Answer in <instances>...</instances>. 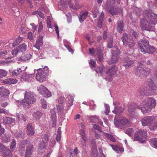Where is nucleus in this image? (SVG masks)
<instances>
[{"label": "nucleus", "instance_id": "obj_50", "mask_svg": "<svg viewBox=\"0 0 157 157\" xmlns=\"http://www.w3.org/2000/svg\"><path fill=\"white\" fill-rule=\"evenodd\" d=\"M69 101L68 102V105L69 106L72 105L73 102L74 100L73 97L71 95H69L68 97Z\"/></svg>", "mask_w": 157, "mask_h": 157}, {"label": "nucleus", "instance_id": "obj_8", "mask_svg": "<svg viewBox=\"0 0 157 157\" xmlns=\"http://www.w3.org/2000/svg\"><path fill=\"white\" fill-rule=\"evenodd\" d=\"M149 84L150 89L147 90L145 89H140L138 91V94L140 95H151L152 94L151 93L150 91H151L152 93H154L155 92L156 90V87L153 84L152 80H150L149 82Z\"/></svg>", "mask_w": 157, "mask_h": 157}, {"label": "nucleus", "instance_id": "obj_31", "mask_svg": "<svg viewBox=\"0 0 157 157\" xmlns=\"http://www.w3.org/2000/svg\"><path fill=\"white\" fill-rule=\"evenodd\" d=\"M3 154L2 156L3 157H12V155L11 151H10L9 148L6 147L3 152Z\"/></svg>", "mask_w": 157, "mask_h": 157}, {"label": "nucleus", "instance_id": "obj_11", "mask_svg": "<svg viewBox=\"0 0 157 157\" xmlns=\"http://www.w3.org/2000/svg\"><path fill=\"white\" fill-rule=\"evenodd\" d=\"M121 39L124 45L128 46L130 48L134 47L135 43L133 40L132 38H128L126 33H124L123 34Z\"/></svg>", "mask_w": 157, "mask_h": 157}, {"label": "nucleus", "instance_id": "obj_36", "mask_svg": "<svg viewBox=\"0 0 157 157\" xmlns=\"http://www.w3.org/2000/svg\"><path fill=\"white\" fill-rule=\"evenodd\" d=\"M22 40V38L20 36H18L14 41L13 43L12 46L13 47H15L17 45L20 44L21 41Z\"/></svg>", "mask_w": 157, "mask_h": 157}, {"label": "nucleus", "instance_id": "obj_35", "mask_svg": "<svg viewBox=\"0 0 157 157\" xmlns=\"http://www.w3.org/2000/svg\"><path fill=\"white\" fill-rule=\"evenodd\" d=\"M150 143L151 145L153 147L157 148V139L155 138H152L150 140Z\"/></svg>", "mask_w": 157, "mask_h": 157}, {"label": "nucleus", "instance_id": "obj_20", "mask_svg": "<svg viewBox=\"0 0 157 157\" xmlns=\"http://www.w3.org/2000/svg\"><path fill=\"white\" fill-rule=\"evenodd\" d=\"M34 150L33 144L30 143L27 147L25 157H30Z\"/></svg>", "mask_w": 157, "mask_h": 157}, {"label": "nucleus", "instance_id": "obj_13", "mask_svg": "<svg viewBox=\"0 0 157 157\" xmlns=\"http://www.w3.org/2000/svg\"><path fill=\"white\" fill-rule=\"evenodd\" d=\"M117 71V68L115 67V65L106 70L105 72L106 75L105 79L106 80L110 81L112 80V76L116 74Z\"/></svg>", "mask_w": 157, "mask_h": 157}, {"label": "nucleus", "instance_id": "obj_58", "mask_svg": "<svg viewBox=\"0 0 157 157\" xmlns=\"http://www.w3.org/2000/svg\"><path fill=\"white\" fill-rule=\"evenodd\" d=\"M43 25L42 22H40L38 24V33H40L43 29Z\"/></svg>", "mask_w": 157, "mask_h": 157}, {"label": "nucleus", "instance_id": "obj_16", "mask_svg": "<svg viewBox=\"0 0 157 157\" xmlns=\"http://www.w3.org/2000/svg\"><path fill=\"white\" fill-rule=\"evenodd\" d=\"M38 90L46 98H49L51 96V92L45 86L42 85H41L38 88Z\"/></svg>", "mask_w": 157, "mask_h": 157}, {"label": "nucleus", "instance_id": "obj_45", "mask_svg": "<svg viewBox=\"0 0 157 157\" xmlns=\"http://www.w3.org/2000/svg\"><path fill=\"white\" fill-rule=\"evenodd\" d=\"M113 41V36H112L109 39V41L107 45L108 48H111L112 47Z\"/></svg>", "mask_w": 157, "mask_h": 157}, {"label": "nucleus", "instance_id": "obj_49", "mask_svg": "<svg viewBox=\"0 0 157 157\" xmlns=\"http://www.w3.org/2000/svg\"><path fill=\"white\" fill-rule=\"evenodd\" d=\"M134 132V130L132 128H128L125 131V133L128 135L129 136H131L132 134Z\"/></svg>", "mask_w": 157, "mask_h": 157}, {"label": "nucleus", "instance_id": "obj_44", "mask_svg": "<svg viewBox=\"0 0 157 157\" xmlns=\"http://www.w3.org/2000/svg\"><path fill=\"white\" fill-rule=\"evenodd\" d=\"M41 138L42 140L41 142H45L46 144L48 142L49 139V136L46 134L42 135Z\"/></svg>", "mask_w": 157, "mask_h": 157}, {"label": "nucleus", "instance_id": "obj_27", "mask_svg": "<svg viewBox=\"0 0 157 157\" xmlns=\"http://www.w3.org/2000/svg\"><path fill=\"white\" fill-rule=\"evenodd\" d=\"M124 24L122 21L119 20L117 22V30L118 33H121L123 30Z\"/></svg>", "mask_w": 157, "mask_h": 157}, {"label": "nucleus", "instance_id": "obj_24", "mask_svg": "<svg viewBox=\"0 0 157 157\" xmlns=\"http://www.w3.org/2000/svg\"><path fill=\"white\" fill-rule=\"evenodd\" d=\"M27 129V134L28 135L32 136L34 134V129L31 123H29L28 124Z\"/></svg>", "mask_w": 157, "mask_h": 157}, {"label": "nucleus", "instance_id": "obj_34", "mask_svg": "<svg viewBox=\"0 0 157 157\" xmlns=\"http://www.w3.org/2000/svg\"><path fill=\"white\" fill-rule=\"evenodd\" d=\"M17 116L19 120H23L24 122H25L28 119V117L25 114H21Z\"/></svg>", "mask_w": 157, "mask_h": 157}, {"label": "nucleus", "instance_id": "obj_56", "mask_svg": "<svg viewBox=\"0 0 157 157\" xmlns=\"http://www.w3.org/2000/svg\"><path fill=\"white\" fill-rule=\"evenodd\" d=\"M105 113L106 115H109L110 111V107L109 105L107 104H105Z\"/></svg>", "mask_w": 157, "mask_h": 157}, {"label": "nucleus", "instance_id": "obj_3", "mask_svg": "<svg viewBox=\"0 0 157 157\" xmlns=\"http://www.w3.org/2000/svg\"><path fill=\"white\" fill-rule=\"evenodd\" d=\"M42 67L36 70L37 72L36 76V80L40 82L45 81L48 76L52 73L47 66H42Z\"/></svg>", "mask_w": 157, "mask_h": 157}, {"label": "nucleus", "instance_id": "obj_57", "mask_svg": "<svg viewBox=\"0 0 157 157\" xmlns=\"http://www.w3.org/2000/svg\"><path fill=\"white\" fill-rule=\"evenodd\" d=\"M67 152V157H74V155L73 154L72 151L70 149L68 150Z\"/></svg>", "mask_w": 157, "mask_h": 157}, {"label": "nucleus", "instance_id": "obj_48", "mask_svg": "<svg viewBox=\"0 0 157 157\" xmlns=\"http://www.w3.org/2000/svg\"><path fill=\"white\" fill-rule=\"evenodd\" d=\"M99 119V117L96 116H91L89 118L90 121L91 122L93 123H94L95 121H97V120H98Z\"/></svg>", "mask_w": 157, "mask_h": 157}, {"label": "nucleus", "instance_id": "obj_41", "mask_svg": "<svg viewBox=\"0 0 157 157\" xmlns=\"http://www.w3.org/2000/svg\"><path fill=\"white\" fill-rule=\"evenodd\" d=\"M50 112L52 121H53L54 122L55 121V123H56V112L54 109H52L51 110Z\"/></svg>", "mask_w": 157, "mask_h": 157}, {"label": "nucleus", "instance_id": "obj_29", "mask_svg": "<svg viewBox=\"0 0 157 157\" xmlns=\"http://www.w3.org/2000/svg\"><path fill=\"white\" fill-rule=\"evenodd\" d=\"M17 80L16 79H14L13 78H9L3 81L4 83L7 84H15L17 83Z\"/></svg>", "mask_w": 157, "mask_h": 157}, {"label": "nucleus", "instance_id": "obj_61", "mask_svg": "<svg viewBox=\"0 0 157 157\" xmlns=\"http://www.w3.org/2000/svg\"><path fill=\"white\" fill-rule=\"evenodd\" d=\"M99 13V10L97 9H96L93 12V16L94 18H96L97 16Z\"/></svg>", "mask_w": 157, "mask_h": 157}, {"label": "nucleus", "instance_id": "obj_10", "mask_svg": "<svg viewBox=\"0 0 157 157\" xmlns=\"http://www.w3.org/2000/svg\"><path fill=\"white\" fill-rule=\"evenodd\" d=\"M144 16L147 18L151 24H155L157 23V14L150 10H146L144 13Z\"/></svg>", "mask_w": 157, "mask_h": 157}, {"label": "nucleus", "instance_id": "obj_15", "mask_svg": "<svg viewBox=\"0 0 157 157\" xmlns=\"http://www.w3.org/2000/svg\"><path fill=\"white\" fill-rule=\"evenodd\" d=\"M149 22V21L147 20V18L145 17L140 20V27L143 30H150L152 26Z\"/></svg>", "mask_w": 157, "mask_h": 157}, {"label": "nucleus", "instance_id": "obj_60", "mask_svg": "<svg viewBox=\"0 0 157 157\" xmlns=\"http://www.w3.org/2000/svg\"><path fill=\"white\" fill-rule=\"evenodd\" d=\"M16 142L15 140L13 139L12 140V141L11 142L10 146V149L13 150V149L14 147H16Z\"/></svg>", "mask_w": 157, "mask_h": 157}, {"label": "nucleus", "instance_id": "obj_6", "mask_svg": "<svg viewBox=\"0 0 157 157\" xmlns=\"http://www.w3.org/2000/svg\"><path fill=\"white\" fill-rule=\"evenodd\" d=\"M136 75L140 76L142 75L147 76L150 73L149 68H147L143 64L139 63L135 69Z\"/></svg>", "mask_w": 157, "mask_h": 157}, {"label": "nucleus", "instance_id": "obj_14", "mask_svg": "<svg viewBox=\"0 0 157 157\" xmlns=\"http://www.w3.org/2000/svg\"><path fill=\"white\" fill-rule=\"evenodd\" d=\"M90 54L92 56H94L95 55V53L98 58V61L101 62L103 59V56L102 52L101 50L97 48L95 50L93 48H90L89 49Z\"/></svg>", "mask_w": 157, "mask_h": 157}, {"label": "nucleus", "instance_id": "obj_32", "mask_svg": "<svg viewBox=\"0 0 157 157\" xmlns=\"http://www.w3.org/2000/svg\"><path fill=\"white\" fill-rule=\"evenodd\" d=\"M89 12L86 11L85 13L80 14L79 17V19L81 23L87 17Z\"/></svg>", "mask_w": 157, "mask_h": 157}, {"label": "nucleus", "instance_id": "obj_63", "mask_svg": "<svg viewBox=\"0 0 157 157\" xmlns=\"http://www.w3.org/2000/svg\"><path fill=\"white\" fill-rule=\"evenodd\" d=\"M104 13L103 12L101 13L100 16L99 17L98 19V21H103L104 18Z\"/></svg>", "mask_w": 157, "mask_h": 157}, {"label": "nucleus", "instance_id": "obj_33", "mask_svg": "<svg viewBox=\"0 0 157 157\" xmlns=\"http://www.w3.org/2000/svg\"><path fill=\"white\" fill-rule=\"evenodd\" d=\"M25 133L22 131H19L17 132L14 135V136L17 138H23L25 137Z\"/></svg>", "mask_w": 157, "mask_h": 157}, {"label": "nucleus", "instance_id": "obj_7", "mask_svg": "<svg viewBox=\"0 0 157 157\" xmlns=\"http://www.w3.org/2000/svg\"><path fill=\"white\" fill-rule=\"evenodd\" d=\"M155 119V117L154 116H147L142 119L141 121L143 126H145L149 125L150 129L151 130H154L157 127V122L154 123L152 126L151 125L154 121Z\"/></svg>", "mask_w": 157, "mask_h": 157}, {"label": "nucleus", "instance_id": "obj_25", "mask_svg": "<svg viewBox=\"0 0 157 157\" xmlns=\"http://www.w3.org/2000/svg\"><path fill=\"white\" fill-rule=\"evenodd\" d=\"M109 145L112 147V149L117 153L123 152L124 151V149L123 147L116 145H113L110 144Z\"/></svg>", "mask_w": 157, "mask_h": 157}, {"label": "nucleus", "instance_id": "obj_47", "mask_svg": "<svg viewBox=\"0 0 157 157\" xmlns=\"http://www.w3.org/2000/svg\"><path fill=\"white\" fill-rule=\"evenodd\" d=\"M34 14H37L41 18L44 19V14L40 11H35L33 12Z\"/></svg>", "mask_w": 157, "mask_h": 157}, {"label": "nucleus", "instance_id": "obj_40", "mask_svg": "<svg viewBox=\"0 0 157 157\" xmlns=\"http://www.w3.org/2000/svg\"><path fill=\"white\" fill-rule=\"evenodd\" d=\"M22 71V70L20 68L14 70L12 72V75L13 76H17L19 75Z\"/></svg>", "mask_w": 157, "mask_h": 157}, {"label": "nucleus", "instance_id": "obj_59", "mask_svg": "<svg viewBox=\"0 0 157 157\" xmlns=\"http://www.w3.org/2000/svg\"><path fill=\"white\" fill-rule=\"evenodd\" d=\"M47 23L48 28H52V26L51 25V21H50V17L49 16H48L47 17Z\"/></svg>", "mask_w": 157, "mask_h": 157}, {"label": "nucleus", "instance_id": "obj_22", "mask_svg": "<svg viewBox=\"0 0 157 157\" xmlns=\"http://www.w3.org/2000/svg\"><path fill=\"white\" fill-rule=\"evenodd\" d=\"M133 63L134 61L132 59L125 57L123 60V65L126 69L129 67Z\"/></svg>", "mask_w": 157, "mask_h": 157}, {"label": "nucleus", "instance_id": "obj_26", "mask_svg": "<svg viewBox=\"0 0 157 157\" xmlns=\"http://www.w3.org/2000/svg\"><path fill=\"white\" fill-rule=\"evenodd\" d=\"M113 50L112 51V56L111 60L109 61V63L111 64L117 63L119 59V56L117 54H113Z\"/></svg>", "mask_w": 157, "mask_h": 157}, {"label": "nucleus", "instance_id": "obj_38", "mask_svg": "<svg viewBox=\"0 0 157 157\" xmlns=\"http://www.w3.org/2000/svg\"><path fill=\"white\" fill-rule=\"evenodd\" d=\"M105 136L107 139H109L112 142H115L116 141L115 138L113 136L110 134L106 133H104Z\"/></svg>", "mask_w": 157, "mask_h": 157}, {"label": "nucleus", "instance_id": "obj_2", "mask_svg": "<svg viewBox=\"0 0 157 157\" xmlns=\"http://www.w3.org/2000/svg\"><path fill=\"white\" fill-rule=\"evenodd\" d=\"M24 95V100L17 101V102L19 105L26 107L30 104L34 103L36 101V96L33 93L30 91H26Z\"/></svg>", "mask_w": 157, "mask_h": 157}, {"label": "nucleus", "instance_id": "obj_46", "mask_svg": "<svg viewBox=\"0 0 157 157\" xmlns=\"http://www.w3.org/2000/svg\"><path fill=\"white\" fill-rule=\"evenodd\" d=\"M42 114L39 111H36L33 114V116L34 117L36 120L39 119L41 117Z\"/></svg>", "mask_w": 157, "mask_h": 157}, {"label": "nucleus", "instance_id": "obj_64", "mask_svg": "<svg viewBox=\"0 0 157 157\" xmlns=\"http://www.w3.org/2000/svg\"><path fill=\"white\" fill-rule=\"evenodd\" d=\"M8 113V111L7 110L3 108H0V114L2 113L7 114Z\"/></svg>", "mask_w": 157, "mask_h": 157}, {"label": "nucleus", "instance_id": "obj_43", "mask_svg": "<svg viewBox=\"0 0 157 157\" xmlns=\"http://www.w3.org/2000/svg\"><path fill=\"white\" fill-rule=\"evenodd\" d=\"M85 132L84 130L83 129H81L80 132V133L82 139L84 140V141L86 142L87 141V138L85 136Z\"/></svg>", "mask_w": 157, "mask_h": 157}, {"label": "nucleus", "instance_id": "obj_17", "mask_svg": "<svg viewBox=\"0 0 157 157\" xmlns=\"http://www.w3.org/2000/svg\"><path fill=\"white\" fill-rule=\"evenodd\" d=\"M113 104L114 105V109L112 112L118 115L121 114L124 110V108L118 102H113Z\"/></svg>", "mask_w": 157, "mask_h": 157}, {"label": "nucleus", "instance_id": "obj_30", "mask_svg": "<svg viewBox=\"0 0 157 157\" xmlns=\"http://www.w3.org/2000/svg\"><path fill=\"white\" fill-rule=\"evenodd\" d=\"M15 119L11 117H5L3 119V122L4 123L10 124L15 121Z\"/></svg>", "mask_w": 157, "mask_h": 157}, {"label": "nucleus", "instance_id": "obj_53", "mask_svg": "<svg viewBox=\"0 0 157 157\" xmlns=\"http://www.w3.org/2000/svg\"><path fill=\"white\" fill-rule=\"evenodd\" d=\"M7 73V72L5 70L0 69V78L6 76Z\"/></svg>", "mask_w": 157, "mask_h": 157}, {"label": "nucleus", "instance_id": "obj_37", "mask_svg": "<svg viewBox=\"0 0 157 157\" xmlns=\"http://www.w3.org/2000/svg\"><path fill=\"white\" fill-rule=\"evenodd\" d=\"M104 67L100 66L98 67L96 70V72L98 74L100 73L101 76H102L103 75V72L104 71Z\"/></svg>", "mask_w": 157, "mask_h": 157}, {"label": "nucleus", "instance_id": "obj_5", "mask_svg": "<svg viewBox=\"0 0 157 157\" xmlns=\"http://www.w3.org/2000/svg\"><path fill=\"white\" fill-rule=\"evenodd\" d=\"M115 3V0L112 1L108 0L105 4V9L106 11L112 15H117L120 12L121 9L119 7L113 6Z\"/></svg>", "mask_w": 157, "mask_h": 157}, {"label": "nucleus", "instance_id": "obj_1", "mask_svg": "<svg viewBox=\"0 0 157 157\" xmlns=\"http://www.w3.org/2000/svg\"><path fill=\"white\" fill-rule=\"evenodd\" d=\"M156 105L155 100L152 98H147L144 99L140 105L134 104L128 107V111L132 113L136 108L140 109L142 113L145 114L150 111Z\"/></svg>", "mask_w": 157, "mask_h": 157}, {"label": "nucleus", "instance_id": "obj_51", "mask_svg": "<svg viewBox=\"0 0 157 157\" xmlns=\"http://www.w3.org/2000/svg\"><path fill=\"white\" fill-rule=\"evenodd\" d=\"M41 104L42 107L44 109L47 108V105L46 101L44 99H41Z\"/></svg>", "mask_w": 157, "mask_h": 157}, {"label": "nucleus", "instance_id": "obj_4", "mask_svg": "<svg viewBox=\"0 0 157 157\" xmlns=\"http://www.w3.org/2000/svg\"><path fill=\"white\" fill-rule=\"evenodd\" d=\"M141 52L144 53L152 54L155 51V48L153 46L149 44V42L147 40L142 39L138 43Z\"/></svg>", "mask_w": 157, "mask_h": 157}, {"label": "nucleus", "instance_id": "obj_12", "mask_svg": "<svg viewBox=\"0 0 157 157\" xmlns=\"http://www.w3.org/2000/svg\"><path fill=\"white\" fill-rule=\"evenodd\" d=\"M114 124L117 127L121 128L129 125V122L126 118L122 117H120L118 120L115 121L114 120Z\"/></svg>", "mask_w": 157, "mask_h": 157}, {"label": "nucleus", "instance_id": "obj_62", "mask_svg": "<svg viewBox=\"0 0 157 157\" xmlns=\"http://www.w3.org/2000/svg\"><path fill=\"white\" fill-rule=\"evenodd\" d=\"M54 27H55V31L56 32V33L57 34V37H58L59 36V35L58 27L57 25L56 24H55L54 25Z\"/></svg>", "mask_w": 157, "mask_h": 157}, {"label": "nucleus", "instance_id": "obj_42", "mask_svg": "<svg viewBox=\"0 0 157 157\" xmlns=\"http://www.w3.org/2000/svg\"><path fill=\"white\" fill-rule=\"evenodd\" d=\"M57 106L58 114L60 115L62 114L64 111L63 107L59 105H57Z\"/></svg>", "mask_w": 157, "mask_h": 157}, {"label": "nucleus", "instance_id": "obj_39", "mask_svg": "<svg viewBox=\"0 0 157 157\" xmlns=\"http://www.w3.org/2000/svg\"><path fill=\"white\" fill-rule=\"evenodd\" d=\"M32 57V55L30 54H27L22 56L20 58L22 61H26L30 59Z\"/></svg>", "mask_w": 157, "mask_h": 157}, {"label": "nucleus", "instance_id": "obj_23", "mask_svg": "<svg viewBox=\"0 0 157 157\" xmlns=\"http://www.w3.org/2000/svg\"><path fill=\"white\" fill-rule=\"evenodd\" d=\"M46 143L45 142H41L39 143L38 148V153L40 154L43 153L46 148Z\"/></svg>", "mask_w": 157, "mask_h": 157}, {"label": "nucleus", "instance_id": "obj_28", "mask_svg": "<svg viewBox=\"0 0 157 157\" xmlns=\"http://www.w3.org/2000/svg\"><path fill=\"white\" fill-rule=\"evenodd\" d=\"M43 38L42 36L40 37L37 40L34 47L37 49H40V47H41L43 44Z\"/></svg>", "mask_w": 157, "mask_h": 157}, {"label": "nucleus", "instance_id": "obj_18", "mask_svg": "<svg viewBox=\"0 0 157 157\" xmlns=\"http://www.w3.org/2000/svg\"><path fill=\"white\" fill-rule=\"evenodd\" d=\"M9 94L10 92L8 90L3 86L1 87L0 89V102L6 100L7 98L6 96Z\"/></svg>", "mask_w": 157, "mask_h": 157}, {"label": "nucleus", "instance_id": "obj_52", "mask_svg": "<svg viewBox=\"0 0 157 157\" xmlns=\"http://www.w3.org/2000/svg\"><path fill=\"white\" fill-rule=\"evenodd\" d=\"M27 38L32 42H33L35 40L33 36L32 33L31 32L28 33L27 34Z\"/></svg>", "mask_w": 157, "mask_h": 157}, {"label": "nucleus", "instance_id": "obj_21", "mask_svg": "<svg viewBox=\"0 0 157 157\" xmlns=\"http://www.w3.org/2000/svg\"><path fill=\"white\" fill-rule=\"evenodd\" d=\"M34 77V74H29L25 72L23 73L21 78L24 81H31Z\"/></svg>", "mask_w": 157, "mask_h": 157}, {"label": "nucleus", "instance_id": "obj_19", "mask_svg": "<svg viewBox=\"0 0 157 157\" xmlns=\"http://www.w3.org/2000/svg\"><path fill=\"white\" fill-rule=\"evenodd\" d=\"M27 48V45L25 43L20 44L16 49L12 51L13 55H16L18 53H21L25 51Z\"/></svg>", "mask_w": 157, "mask_h": 157}, {"label": "nucleus", "instance_id": "obj_9", "mask_svg": "<svg viewBox=\"0 0 157 157\" xmlns=\"http://www.w3.org/2000/svg\"><path fill=\"white\" fill-rule=\"evenodd\" d=\"M146 132L144 130H139L135 132L133 141H138L141 143H144L147 138Z\"/></svg>", "mask_w": 157, "mask_h": 157}, {"label": "nucleus", "instance_id": "obj_55", "mask_svg": "<svg viewBox=\"0 0 157 157\" xmlns=\"http://www.w3.org/2000/svg\"><path fill=\"white\" fill-rule=\"evenodd\" d=\"M89 63L91 68H94L96 66V62L91 59L90 60Z\"/></svg>", "mask_w": 157, "mask_h": 157}, {"label": "nucleus", "instance_id": "obj_54", "mask_svg": "<svg viewBox=\"0 0 157 157\" xmlns=\"http://www.w3.org/2000/svg\"><path fill=\"white\" fill-rule=\"evenodd\" d=\"M30 25L32 26V30L34 33H36V29L37 27V25H35L34 23H31Z\"/></svg>", "mask_w": 157, "mask_h": 157}]
</instances>
